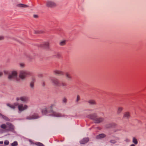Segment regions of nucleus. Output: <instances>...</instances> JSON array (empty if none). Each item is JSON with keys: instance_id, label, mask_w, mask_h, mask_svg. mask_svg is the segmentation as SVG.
I'll list each match as a JSON object with an SVG mask.
<instances>
[{"instance_id": "1", "label": "nucleus", "mask_w": 146, "mask_h": 146, "mask_svg": "<svg viewBox=\"0 0 146 146\" xmlns=\"http://www.w3.org/2000/svg\"><path fill=\"white\" fill-rule=\"evenodd\" d=\"M54 106V104H52L50 106L44 107L41 110L42 114L47 116L56 117H62L65 118L69 117V115L54 111L53 110V107Z\"/></svg>"}, {"instance_id": "2", "label": "nucleus", "mask_w": 146, "mask_h": 146, "mask_svg": "<svg viewBox=\"0 0 146 146\" xmlns=\"http://www.w3.org/2000/svg\"><path fill=\"white\" fill-rule=\"evenodd\" d=\"M0 133H3L8 132L9 131L14 132V126L11 123L7 122L5 124H3L0 126Z\"/></svg>"}, {"instance_id": "3", "label": "nucleus", "mask_w": 146, "mask_h": 146, "mask_svg": "<svg viewBox=\"0 0 146 146\" xmlns=\"http://www.w3.org/2000/svg\"><path fill=\"white\" fill-rule=\"evenodd\" d=\"M4 73L5 74L8 75V78L9 80H15L17 81H19L20 79L18 77L17 72L13 71L10 72L7 70H5Z\"/></svg>"}, {"instance_id": "4", "label": "nucleus", "mask_w": 146, "mask_h": 146, "mask_svg": "<svg viewBox=\"0 0 146 146\" xmlns=\"http://www.w3.org/2000/svg\"><path fill=\"white\" fill-rule=\"evenodd\" d=\"M7 105L9 107L13 109L15 108L16 107H18L19 113H20L23 110L27 109L28 108V106L26 105H23V104H19L18 103H15L13 105H11L9 104H7Z\"/></svg>"}, {"instance_id": "5", "label": "nucleus", "mask_w": 146, "mask_h": 146, "mask_svg": "<svg viewBox=\"0 0 146 146\" xmlns=\"http://www.w3.org/2000/svg\"><path fill=\"white\" fill-rule=\"evenodd\" d=\"M88 117L93 120L96 123H99L102 121L104 119L102 117L97 118V115L96 113L88 115Z\"/></svg>"}, {"instance_id": "6", "label": "nucleus", "mask_w": 146, "mask_h": 146, "mask_svg": "<svg viewBox=\"0 0 146 146\" xmlns=\"http://www.w3.org/2000/svg\"><path fill=\"white\" fill-rule=\"evenodd\" d=\"M31 73L29 71L25 70H21L20 71L19 77L21 79H24L26 77L30 75Z\"/></svg>"}, {"instance_id": "7", "label": "nucleus", "mask_w": 146, "mask_h": 146, "mask_svg": "<svg viewBox=\"0 0 146 146\" xmlns=\"http://www.w3.org/2000/svg\"><path fill=\"white\" fill-rule=\"evenodd\" d=\"M51 80L54 84L56 86H62L63 87H64L66 86V84L65 83L63 82H60L57 79L54 78H51Z\"/></svg>"}, {"instance_id": "8", "label": "nucleus", "mask_w": 146, "mask_h": 146, "mask_svg": "<svg viewBox=\"0 0 146 146\" xmlns=\"http://www.w3.org/2000/svg\"><path fill=\"white\" fill-rule=\"evenodd\" d=\"M40 116H39L37 113H35L33 115L28 116L26 119H35L39 118Z\"/></svg>"}, {"instance_id": "9", "label": "nucleus", "mask_w": 146, "mask_h": 146, "mask_svg": "<svg viewBox=\"0 0 146 146\" xmlns=\"http://www.w3.org/2000/svg\"><path fill=\"white\" fill-rule=\"evenodd\" d=\"M28 97L27 96H22L20 98H17L16 99L17 101L20 100L24 102H27L28 100Z\"/></svg>"}, {"instance_id": "10", "label": "nucleus", "mask_w": 146, "mask_h": 146, "mask_svg": "<svg viewBox=\"0 0 146 146\" xmlns=\"http://www.w3.org/2000/svg\"><path fill=\"white\" fill-rule=\"evenodd\" d=\"M46 5L48 7H52L55 6L56 4L54 3L52 1H48L46 3Z\"/></svg>"}, {"instance_id": "11", "label": "nucleus", "mask_w": 146, "mask_h": 146, "mask_svg": "<svg viewBox=\"0 0 146 146\" xmlns=\"http://www.w3.org/2000/svg\"><path fill=\"white\" fill-rule=\"evenodd\" d=\"M40 46L46 49H48L49 47V43L48 42H46L40 45Z\"/></svg>"}, {"instance_id": "12", "label": "nucleus", "mask_w": 146, "mask_h": 146, "mask_svg": "<svg viewBox=\"0 0 146 146\" xmlns=\"http://www.w3.org/2000/svg\"><path fill=\"white\" fill-rule=\"evenodd\" d=\"M89 141V139L88 138H85L81 140L80 143L81 144H84L87 143Z\"/></svg>"}, {"instance_id": "13", "label": "nucleus", "mask_w": 146, "mask_h": 146, "mask_svg": "<svg viewBox=\"0 0 146 146\" xmlns=\"http://www.w3.org/2000/svg\"><path fill=\"white\" fill-rule=\"evenodd\" d=\"M35 81V79L34 78H33L32 79V81L30 83V87L31 89L33 90L34 88V83Z\"/></svg>"}, {"instance_id": "14", "label": "nucleus", "mask_w": 146, "mask_h": 146, "mask_svg": "<svg viewBox=\"0 0 146 146\" xmlns=\"http://www.w3.org/2000/svg\"><path fill=\"white\" fill-rule=\"evenodd\" d=\"M0 117H1L4 120L7 121H9V119L7 116L3 115L0 113Z\"/></svg>"}, {"instance_id": "15", "label": "nucleus", "mask_w": 146, "mask_h": 146, "mask_svg": "<svg viewBox=\"0 0 146 146\" xmlns=\"http://www.w3.org/2000/svg\"><path fill=\"white\" fill-rule=\"evenodd\" d=\"M106 136V135L104 133H102L99 134L96 136L97 139H101L103 138Z\"/></svg>"}, {"instance_id": "16", "label": "nucleus", "mask_w": 146, "mask_h": 146, "mask_svg": "<svg viewBox=\"0 0 146 146\" xmlns=\"http://www.w3.org/2000/svg\"><path fill=\"white\" fill-rule=\"evenodd\" d=\"M116 125L115 123H112L107 125L106 127L107 128H109L111 127H115Z\"/></svg>"}, {"instance_id": "17", "label": "nucleus", "mask_w": 146, "mask_h": 146, "mask_svg": "<svg viewBox=\"0 0 146 146\" xmlns=\"http://www.w3.org/2000/svg\"><path fill=\"white\" fill-rule=\"evenodd\" d=\"M54 73L56 74L64 75V72L58 70H56L54 71Z\"/></svg>"}, {"instance_id": "18", "label": "nucleus", "mask_w": 146, "mask_h": 146, "mask_svg": "<svg viewBox=\"0 0 146 146\" xmlns=\"http://www.w3.org/2000/svg\"><path fill=\"white\" fill-rule=\"evenodd\" d=\"M17 6L19 7H28V6L26 5H24L22 4H18Z\"/></svg>"}, {"instance_id": "19", "label": "nucleus", "mask_w": 146, "mask_h": 146, "mask_svg": "<svg viewBox=\"0 0 146 146\" xmlns=\"http://www.w3.org/2000/svg\"><path fill=\"white\" fill-rule=\"evenodd\" d=\"M130 115L129 112H126L124 115V117L126 118H128L129 117Z\"/></svg>"}, {"instance_id": "20", "label": "nucleus", "mask_w": 146, "mask_h": 146, "mask_svg": "<svg viewBox=\"0 0 146 146\" xmlns=\"http://www.w3.org/2000/svg\"><path fill=\"white\" fill-rule=\"evenodd\" d=\"M66 75L68 80H71L72 78H71V76L70 75V74H69V73H68L66 72Z\"/></svg>"}, {"instance_id": "21", "label": "nucleus", "mask_w": 146, "mask_h": 146, "mask_svg": "<svg viewBox=\"0 0 146 146\" xmlns=\"http://www.w3.org/2000/svg\"><path fill=\"white\" fill-rule=\"evenodd\" d=\"M133 142L135 145H137L138 143L137 139L135 137H133Z\"/></svg>"}, {"instance_id": "22", "label": "nucleus", "mask_w": 146, "mask_h": 146, "mask_svg": "<svg viewBox=\"0 0 146 146\" xmlns=\"http://www.w3.org/2000/svg\"><path fill=\"white\" fill-rule=\"evenodd\" d=\"M35 144L38 146H44L43 144L39 142H36Z\"/></svg>"}, {"instance_id": "23", "label": "nucleus", "mask_w": 146, "mask_h": 146, "mask_svg": "<svg viewBox=\"0 0 146 146\" xmlns=\"http://www.w3.org/2000/svg\"><path fill=\"white\" fill-rule=\"evenodd\" d=\"M89 103L90 104H92V105L95 104H96L94 100H90L89 101Z\"/></svg>"}, {"instance_id": "24", "label": "nucleus", "mask_w": 146, "mask_h": 146, "mask_svg": "<svg viewBox=\"0 0 146 146\" xmlns=\"http://www.w3.org/2000/svg\"><path fill=\"white\" fill-rule=\"evenodd\" d=\"M17 145L18 143L16 141H15L13 143H11V146H17Z\"/></svg>"}, {"instance_id": "25", "label": "nucleus", "mask_w": 146, "mask_h": 146, "mask_svg": "<svg viewBox=\"0 0 146 146\" xmlns=\"http://www.w3.org/2000/svg\"><path fill=\"white\" fill-rule=\"evenodd\" d=\"M122 109H123L121 107H119L118 109L117 113L118 114H119L120 113V112L122 111Z\"/></svg>"}, {"instance_id": "26", "label": "nucleus", "mask_w": 146, "mask_h": 146, "mask_svg": "<svg viewBox=\"0 0 146 146\" xmlns=\"http://www.w3.org/2000/svg\"><path fill=\"white\" fill-rule=\"evenodd\" d=\"M66 43V41L65 40H62L60 42V44L61 46H63Z\"/></svg>"}, {"instance_id": "27", "label": "nucleus", "mask_w": 146, "mask_h": 146, "mask_svg": "<svg viewBox=\"0 0 146 146\" xmlns=\"http://www.w3.org/2000/svg\"><path fill=\"white\" fill-rule=\"evenodd\" d=\"M80 100V96L78 95L77 96V99L76 100V102H78Z\"/></svg>"}, {"instance_id": "28", "label": "nucleus", "mask_w": 146, "mask_h": 146, "mask_svg": "<svg viewBox=\"0 0 146 146\" xmlns=\"http://www.w3.org/2000/svg\"><path fill=\"white\" fill-rule=\"evenodd\" d=\"M9 142L8 141L6 140L5 141L4 144L5 145H7L9 144Z\"/></svg>"}, {"instance_id": "29", "label": "nucleus", "mask_w": 146, "mask_h": 146, "mask_svg": "<svg viewBox=\"0 0 146 146\" xmlns=\"http://www.w3.org/2000/svg\"><path fill=\"white\" fill-rule=\"evenodd\" d=\"M116 142V141L115 140H111L110 141V142L113 144H115Z\"/></svg>"}, {"instance_id": "30", "label": "nucleus", "mask_w": 146, "mask_h": 146, "mask_svg": "<svg viewBox=\"0 0 146 146\" xmlns=\"http://www.w3.org/2000/svg\"><path fill=\"white\" fill-rule=\"evenodd\" d=\"M67 102V99L65 98H64L63 99V102L66 103Z\"/></svg>"}, {"instance_id": "31", "label": "nucleus", "mask_w": 146, "mask_h": 146, "mask_svg": "<svg viewBox=\"0 0 146 146\" xmlns=\"http://www.w3.org/2000/svg\"><path fill=\"white\" fill-rule=\"evenodd\" d=\"M125 141L126 142H129L130 141V140L126 138L125 139Z\"/></svg>"}, {"instance_id": "32", "label": "nucleus", "mask_w": 146, "mask_h": 146, "mask_svg": "<svg viewBox=\"0 0 146 146\" xmlns=\"http://www.w3.org/2000/svg\"><path fill=\"white\" fill-rule=\"evenodd\" d=\"M3 36H0V40H2L3 39Z\"/></svg>"}, {"instance_id": "33", "label": "nucleus", "mask_w": 146, "mask_h": 146, "mask_svg": "<svg viewBox=\"0 0 146 146\" xmlns=\"http://www.w3.org/2000/svg\"><path fill=\"white\" fill-rule=\"evenodd\" d=\"M20 65L21 66V67H23L24 66V64H21Z\"/></svg>"}, {"instance_id": "34", "label": "nucleus", "mask_w": 146, "mask_h": 146, "mask_svg": "<svg viewBox=\"0 0 146 146\" xmlns=\"http://www.w3.org/2000/svg\"><path fill=\"white\" fill-rule=\"evenodd\" d=\"M37 17H38L37 15H34V17H35V18H37Z\"/></svg>"}, {"instance_id": "35", "label": "nucleus", "mask_w": 146, "mask_h": 146, "mask_svg": "<svg viewBox=\"0 0 146 146\" xmlns=\"http://www.w3.org/2000/svg\"><path fill=\"white\" fill-rule=\"evenodd\" d=\"M3 74V73L1 72H0V76H1Z\"/></svg>"}, {"instance_id": "36", "label": "nucleus", "mask_w": 146, "mask_h": 146, "mask_svg": "<svg viewBox=\"0 0 146 146\" xmlns=\"http://www.w3.org/2000/svg\"><path fill=\"white\" fill-rule=\"evenodd\" d=\"M3 141H0V144H3Z\"/></svg>"}, {"instance_id": "37", "label": "nucleus", "mask_w": 146, "mask_h": 146, "mask_svg": "<svg viewBox=\"0 0 146 146\" xmlns=\"http://www.w3.org/2000/svg\"><path fill=\"white\" fill-rule=\"evenodd\" d=\"M130 146H135V145L134 144H132Z\"/></svg>"}, {"instance_id": "38", "label": "nucleus", "mask_w": 146, "mask_h": 146, "mask_svg": "<svg viewBox=\"0 0 146 146\" xmlns=\"http://www.w3.org/2000/svg\"><path fill=\"white\" fill-rule=\"evenodd\" d=\"M42 74H40L39 75V76H41L42 77Z\"/></svg>"}, {"instance_id": "39", "label": "nucleus", "mask_w": 146, "mask_h": 146, "mask_svg": "<svg viewBox=\"0 0 146 146\" xmlns=\"http://www.w3.org/2000/svg\"><path fill=\"white\" fill-rule=\"evenodd\" d=\"M42 85H43V86H44L45 85V84H44V82H43V83Z\"/></svg>"}, {"instance_id": "40", "label": "nucleus", "mask_w": 146, "mask_h": 146, "mask_svg": "<svg viewBox=\"0 0 146 146\" xmlns=\"http://www.w3.org/2000/svg\"><path fill=\"white\" fill-rule=\"evenodd\" d=\"M30 142L31 143V144H32V142L31 140H30Z\"/></svg>"}, {"instance_id": "41", "label": "nucleus", "mask_w": 146, "mask_h": 146, "mask_svg": "<svg viewBox=\"0 0 146 146\" xmlns=\"http://www.w3.org/2000/svg\"><path fill=\"white\" fill-rule=\"evenodd\" d=\"M117 138V139H118V138Z\"/></svg>"}]
</instances>
